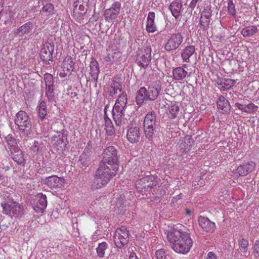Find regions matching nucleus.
<instances>
[{"mask_svg":"<svg viewBox=\"0 0 259 259\" xmlns=\"http://www.w3.org/2000/svg\"><path fill=\"white\" fill-rule=\"evenodd\" d=\"M73 17L79 20L82 19L87 13L88 7H86L85 5L75 2L73 3Z\"/></svg>","mask_w":259,"mask_h":259,"instance_id":"4468645a","label":"nucleus"},{"mask_svg":"<svg viewBox=\"0 0 259 259\" xmlns=\"http://www.w3.org/2000/svg\"><path fill=\"white\" fill-rule=\"evenodd\" d=\"M235 106L238 108L242 112L251 114L256 112L258 109V106L255 105L252 103H249L247 104H244L240 103H236Z\"/></svg>","mask_w":259,"mask_h":259,"instance_id":"6ab92c4d","label":"nucleus"},{"mask_svg":"<svg viewBox=\"0 0 259 259\" xmlns=\"http://www.w3.org/2000/svg\"><path fill=\"white\" fill-rule=\"evenodd\" d=\"M253 249V254L255 258L259 257V240H256Z\"/></svg>","mask_w":259,"mask_h":259,"instance_id":"3c124183","label":"nucleus"},{"mask_svg":"<svg viewBox=\"0 0 259 259\" xmlns=\"http://www.w3.org/2000/svg\"><path fill=\"white\" fill-rule=\"evenodd\" d=\"M105 125L106 128L113 126V123L109 118H107L106 121H105Z\"/></svg>","mask_w":259,"mask_h":259,"instance_id":"13d9d810","label":"nucleus"},{"mask_svg":"<svg viewBox=\"0 0 259 259\" xmlns=\"http://www.w3.org/2000/svg\"><path fill=\"white\" fill-rule=\"evenodd\" d=\"M15 123L19 130L22 132L30 130L31 126L29 116L24 111H20L16 114Z\"/></svg>","mask_w":259,"mask_h":259,"instance_id":"423d86ee","label":"nucleus"},{"mask_svg":"<svg viewBox=\"0 0 259 259\" xmlns=\"http://www.w3.org/2000/svg\"><path fill=\"white\" fill-rule=\"evenodd\" d=\"M121 5L120 2L116 1L112 4L110 8L105 10L104 16L106 21L111 22L117 18L121 9Z\"/></svg>","mask_w":259,"mask_h":259,"instance_id":"9d476101","label":"nucleus"},{"mask_svg":"<svg viewBox=\"0 0 259 259\" xmlns=\"http://www.w3.org/2000/svg\"><path fill=\"white\" fill-rule=\"evenodd\" d=\"M54 7L51 3H47L42 8L41 11L46 13L48 15H51L54 14Z\"/></svg>","mask_w":259,"mask_h":259,"instance_id":"c03bdc74","label":"nucleus"},{"mask_svg":"<svg viewBox=\"0 0 259 259\" xmlns=\"http://www.w3.org/2000/svg\"><path fill=\"white\" fill-rule=\"evenodd\" d=\"M5 140L7 143L10 151L15 148L17 145L16 140L10 135H8L5 137Z\"/></svg>","mask_w":259,"mask_h":259,"instance_id":"37998d69","label":"nucleus"},{"mask_svg":"<svg viewBox=\"0 0 259 259\" xmlns=\"http://www.w3.org/2000/svg\"><path fill=\"white\" fill-rule=\"evenodd\" d=\"M156 116L154 111L149 112L145 117L143 126L145 136L149 140H152L155 132Z\"/></svg>","mask_w":259,"mask_h":259,"instance_id":"20e7f679","label":"nucleus"},{"mask_svg":"<svg viewBox=\"0 0 259 259\" xmlns=\"http://www.w3.org/2000/svg\"><path fill=\"white\" fill-rule=\"evenodd\" d=\"M112 116L113 120L117 126H123L126 124L127 120L124 118V110L119 108L112 109Z\"/></svg>","mask_w":259,"mask_h":259,"instance_id":"2eb2a0df","label":"nucleus"},{"mask_svg":"<svg viewBox=\"0 0 259 259\" xmlns=\"http://www.w3.org/2000/svg\"><path fill=\"white\" fill-rule=\"evenodd\" d=\"M75 2H78V3H81L82 4L85 5L86 7H88L89 0H76Z\"/></svg>","mask_w":259,"mask_h":259,"instance_id":"e2e57ef3","label":"nucleus"},{"mask_svg":"<svg viewBox=\"0 0 259 259\" xmlns=\"http://www.w3.org/2000/svg\"><path fill=\"white\" fill-rule=\"evenodd\" d=\"M227 11L229 14L234 18L236 16V10L234 4L232 1H230L228 3Z\"/></svg>","mask_w":259,"mask_h":259,"instance_id":"a18cd8bd","label":"nucleus"},{"mask_svg":"<svg viewBox=\"0 0 259 259\" xmlns=\"http://www.w3.org/2000/svg\"><path fill=\"white\" fill-rule=\"evenodd\" d=\"M202 179L199 178H197L196 179H195V181L193 182V184L194 186L196 185H201L202 184V182H200L201 180Z\"/></svg>","mask_w":259,"mask_h":259,"instance_id":"052dcab7","label":"nucleus"},{"mask_svg":"<svg viewBox=\"0 0 259 259\" xmlns=\"http://www.w3.org/2000/svg\"><path fill=\"white\" fill-rule=\"evenodd\" d=\"M187 74V72L184 69L179 67V79L185 78Z\"/></svg>","mask_w":259,"mask_h":259,"instance_id":"5fc2aeb1","label":"nucleus"},{"mask_svg":"<svg viewBox=\"0 0 259 259\" xmlns=\"http://www.w3.org/2000/svg\"><path fill=\"white\" fill-rule=\"evenodd\" d=\"M1 206L3 207V212L7 215H12V209L13 205H10L7 203H2Z\"/></svg>","mask_w":259,"mask_h":259,"instance_id":"de8ad7c7","label":"nucleus"},{"mask_svg":"<svg viewBox=\"0 0 259 259\" xmlns=\"http://www.w3.org/2000/svg\"><path fill=\"white\" fill-rule=\"evenodd\" d=\"M199 1V0H192L191 2L189 5L190 7L194 8Z\"/></svg>","mask_w":259,"mask_h":259,"instance_id":"0e129e2a","label":"nucleus"},{"mask_svg":"<svg viewBox=\"0 0 259 259\" xmlns=\"http://www.w3.org/2000/svg\"><path fill=\"white\" fill-rule=\"evenodd\" d=\"M106 132L108 135H109V136L113 135L115 133V130H114L113 126H111V127H106Z\"/></svg>","mask_w":259,"mask_h":259,"instance_id":"6e6d98bb","label":"nucleus"},{"mask_svg":"<svg viewBox=\"0 0 259 259\" xmlns=\"http://www.w3.org/2000/svg\"><path fill=\"white\" fill-rule=\"evenodd\" d=\"M38 116L41 120H43L47 114V105L45 101L39 102L38 106Z\"/></svg>","mask_w":259,"mask_h":259,"instance_id":"4c0bfd02","label":"nucleus"},{"mask_svg":"<svg viewBox=\"0 0 259 259\" xmlns=\"http://www.w3.org/2000/svg\"><path fill=\"white\" fill-rule=\"evenodd\" d=\"M169 9L172 16L175 17L176 19H177L178 18V2L175 1L171 3L169 6Z\"/></svg>","mask_w":259,"mask_h":259,"instance_id":"79ce46f5","label":"nucleus"},{"mask_svg":"<svg viewBox=\"0 0 259 259\" xmlns=\"http://www.w3.org/2000/svg\"><path fill=\"white\" fill-rule=\"evenodd\" d=\"M63 66L69 74L74 70V62L73 61L72 58L70 56H67L63 60Z\"/></svg>","mask_w":259,"mask_h":259,"instance_id":"2f4dec72","label":"nucleus"},{"mask_svg":"<svg viewBox=\"0 0 259 259\" xmlns=\"http://www.w3.org/2000/svg\"><path fill=\"white\" fill-rule=\"evenodd\" d=\"M44 80L46 86L53 85V76L50 73H46L44 75Z\"/></svg>","mask_w":259,"mask_h":259,"instance_id":"09e8293b","label":"nucleus"},{"mask_svg":"<svg viewBox=\"0 0 259 259\" xmlns=\"http://www.w3.org/2000/svg\"><path fill=\"white\" fill-rule=\"evenodd\" d=\"M129 259H139V258L136 256L135 253L133 252V253H131Z\"/></svg>","mask_w":259,"mask_h":259,"instance_id":"69168bd1","label":"nucleus"},{"mask_svg":"<svg viewBox=\"0 0 259 259\" xmlns=\"http://www.w3.org/2000/svg\"><path fill=\"white\" fill-rule=\"evenodd\" d=\"M33 208L37 213H42L47 206V196L41 193H38L34 199Z\"/></svg>","mask_w":259,"mask_h":259,"instance_id":"9b49d317","label":"nucleus"},{"mask_svg":"<svg viewBox=\"0 0 259 259\" xmlns=\"http://www.w3.org/2000/svg\"><path fill=\"white\" fill-rule=\"evenodd\" d=\"M218 109L223 113H227L230 110V105L229 101L224 97L220 96L217 101Z\"/></svg>","mask_w":259,"mask_h":259,"instance_id":"4be33fe9","label":"nucleus"},{"mask_svg":"<svg viewBox=\"0 0 259 259\" xmlns=\"http://www.w3.org/2000/svg\"><path fill=\"white\" fill-rule=\"evenodd\" d=\"M156 179L157 178L153 175L144 177L136 182V187L139 191H142L143 189L145 191H148L156 185Z\"/></svg>","mask_w":259,"mask_h":259,"instance_id":"0eeeda50","label":"nucleus"},{"mask_svg":"<svg viewBox=\"0 0 259 259\" xmlns=\"http://www.w3.org/2000/svg\"><path fill=\"white\" fill-rule=\"evenodd\" d=\"M161 90V87L159 82L154 81L151 83L147 90V100L154 101L158 97Z\"/></svg>","mask_w":259,"mask_h":259,"instance_id":"f8f14e48","label":"nucleus"},{"mask_svg":"<svg viewBox=\"0 0 259 259\" xmlns=\"http://www.w3.org/2000/svg\"><path fill=\"white\" fill-rule=\"evenodd\" d=\"M91 160V155L88 150L85 149L81 154L78 163L82 166H88Z\"/></svg>","mask_w":259,"mask_h":259,"instance_id":"c756f323","label":"nucleus"},{"mask_svg":"<svg viewBox=\"0 0 259 259\" xmlns=\"http://www.w3.org/2000/svg\"><path fill=\"white\" fill-rule=\"evenodd\" d=\"M118 169L103 162H100L99 167L97 169L93 183L91 185L92 189H97L107 185L111 180L116 176Z\"/></svg>","mask_w":259,"mask_h":259,"instance_id":"f257e3e1","label":"nucleus"},{"mask_svg":"<svg viewBox=\"0 0 259 259\" xmlns=\"http://www.w3.org/2000/svg\"><path fill=\"white\" fill-rule=\"evenodd\" d=\"M127 104V96L125 93H122V94L118 97L116 100V103L113 109H118L119 108L122 110H124Z\"/></svg>","mask_w":259,"mask_h":259,"instance_id":"cd10ccee","label":"nucleus"},{"mask_svg":"<svg viewBox=\"0 0 259 259\" xmlns=\"http://www.w3.org/2000/svg\"><path fill=\"white\" fill-rule=\"evenodd\" d=\"M195 48L190 46L184 49L181 54V56L184 61L188 62L190 57L194 53Z\"/></svg>","mask_w":259,"mask_h":259,"instance_id":"c9c22d12","label":"nucleus"},{"mask_svg":"<svg viewBox=\"0 0 259 259\" xmlns=\"http://www.w3.org/2000/svg\"><path fill=\"white\" fill-rule=\"evenodd\" d=\"M258 31L257 27L254 25L248 26L242 29L241 34L244 37H251Z\"/></svg>","mask_w":259,"mask_h":259,"instance_id":"f704fd0d","label":"nucleus"},{"mask_svg":"<svg viewBox=\"0 0 259 259\" xmlns=\"http://www.w3.org/2000/svg\"><path fill=\"white\" fill-rule=\"evenodd\" d=\"M178 47V38L176 34L172 35L166 44L165 49L170 51L176 49Z\"/></svg>","mask_w":259,"mask_h":259,"instance_id":"72a5a7b5","label":"nucleus"},{"mask_svg":"<svg viewBox=\"0 0 259 259\" xmlns=\"http://www.w3.org/2000/svg\"><path fill=\"white\" fill-rule=\"evenodd\" d=\"M108 244L105 242H103L99 244L96 248L98 256L100 258H103L105 256V251L108 248Z\"/></svg>","mask_w":259,"mask_h":259,"instance_id":"ea45409f","label":"nucleus"},{"mask_svg":"<svg viewBox=\"0 0 259 259\" xmlns=\"http://www.w3.org/2000/svg\"><path fill=\"white\" fill-rule=\"evenodd\" d=\"M104 111V120H105V121H106V119H107V118H108V117L107 116V113H106V107L105 108Z\"/></svg>","mask_w":259,"mask_h":259,"instance_id":"774afa93","label":"nucleus"},{"mask_svg":"<svg viewBox=\"0 0 259 259\" xmlns=\"http://www.w3.org/2000/svg\"><path fill=\"white\" fill-rule=\"evenodd\" d=\"M60 178L53 175L46 178L42 180L43 183L51 188H56L59 186Z\"/></svg>","mask_w":259,"mask_h":259,"instance_id":"393cba45","label":"nucleus"},{"mask_svg":"<svg viewBox=\"0 0 259 259\" xmlns=\"http://www.w3.org/2000/svg\"><path fill=\"white\" fill-rule=\"evenodd\" d=\"M155 13L150 12L148 14L146 29L148 32L153 33L156 31V27L154 24Z\"/></svg>","mask_w":259,"mask_h":259,"instance_id":"b1692460","label":"nucleus"},{"mask_svg":"<svg viewBox=\"0 0 259 259\" xmlns=\"http://www.w3.org/2000/svg\"><path fill=\"white\" fill-rule=\"evenodd\" d=\"M54 45L53 43L47 41L41 49L40 57L41 59L46 62V64H50L53 62V54L54 53Z\"/></svg>","mask_w":259,"mask_h":259,"instance_id":"6e6552de","label":"nucleus"},{"mask_svg":"<svg viewBox=\"0 0 259 259\" xmlns=\"http://www.w3.org/2000/svg\"><path fill=\"white\" fill-rule=\"evenodd\" d=\"M167 114L170 119H175L178 114V104L177 102H171L169 106Z\"/></svg>","mask_w":259,"mask_h":259,"instance_id":"7c9ffc66","label":"nucleus"},{"mask_svg":"<svg viewBox=\"0 0 259 259\" xmlns=\"http://www.w3.org/2000/svg\"><path fill=\"white\" fill-rule=\"evenodd\" d=\"M118 150L114 146L107 147L102 154V159L100 162L118 169L119 155Z\"/></svg>","mask_w":259,"mask_h":259,"instance_id":"7ed1b4c3","label":"nucleus"},{"mask_svg":"<svg viewBox=\"0 0 259 259\" xmlns=\"http://www.w3.org/2000/svg\"><path fill=\"white\" fill-rule=\"evenodd\" d=\"M121 57V53L119 51L114 52L112 55V61H118Z\"/></svg>","mask_w":259,"mask_h":259,"instance_id":"864d4df0","label":"nucleus"},{"mask_svg":"<svg viewBox=\"0 0 259 259\" xmlns=\"http://www.w3.org/2000/svg\"><path fill=\"white\" fill-rule=\"evenodd\" d=\"M236 83V80L229 78H222L220 80L218 84L221 86L222 90L225 91L229 90L233 87Z\"/></svg>","mask_w":259,"mask_h":259,"instance_id":"473e14b6","label":"nucleus"},{"mask_svg":"<svg viewBox=\"0 0 259 259\" xmlns=\"http://www.w3.org/2000/svg\"><path fill=\"white\" fill-rule=\"evenodd\" d=\"M141 137L140 129L138 126L129 127L126 133V137L128 141L132 143H136L139 141Z\"/></svg>","mask_w":259,"mask_h":259,"instance_id":"f3484780","label":"nucleus"},{"mask_svg":"<svg viewBox=\"0 0 259 259\" xmlns=\"http://www.w3.org/2000/svg\"><path fill=\"white\" fill-rule=\"evenodd\" d=\"M165 105H166V101L164 99L159 100L158 107L162 109L165 107Z\"/></svg>","mask_w":259,"mask_h":259,"instance_id":"bf43d9fd","label":"nucleus"},{"mask_svg":"<svg viewBox=\"0 0 259 259\" xmlns=\"http://www.w3.org/2000/svg\"><path fill=\"white\" fill-rule=\"evenodd\" d=\"M198 221L199 226L204 231L212 233L215 231L216 228L215 223L210 221L207 218L200 216Z\"/></svg>","mask_w":259,"mask_h":259,"instance_id":"ddd939ff","label":"nucleus"},{"mask_svg":"<svg viewBox=\"0 0 259 259\" xmlns=\"http://www.w3.org/2000/svg\"><path fill=\"white\" fill-rule=\"evenodd\" d=\"M156 259H166V256L163 249H159L155 252Z\"/></svg>","mask_w":259,"mask_h":259,"instance_id":"603ef678","label":"nucleus"},{"mask_svg":"<svg viewBox=\"0 0 259 259\" xmlns=\"http://www.w3.org/2000/svg\"><path fill=\"white\" fill-rule=\"evenodd\" d=\"M105 60L106 62L112 61V57H110V54H108L105 58Z\"/></svg>","mask_w":259,"mask_h":259,"instance_id":"338daca9","label":"nucleus"},{"mask_svg":"<svg viewBox=\"0 0 259 259\" xmlns=\"http://www.w3.org/2000/svg\"><path fill=\"white\" fill-rule=\"evenodd\" d=\"M11 152L12 157L15 161L17 162L19 164L24 163L25 160L23 158V154L20 150L17 149V150L15 151L14 152L12 150Z\"/></svg>","mask_w":259,"mask_h":259,"instance_id":"e433bc0d","label":"nucleus"},{"mask_svg":"<svg viewBox=\"0 0 259 259\" xmlns=\"http://www.w3.org/2000/svg\"><path fill=\"white\" fill-rule=\"evenodd\" d=\"M121 89V83L115 80H113L108 89L109 94L110 96L113 97L116 94L120 92Z\"/></svg>","mask_w":259,"mask_h":259,"instance_id":"bb28decb","label":"nucleus"},{"mask_svg":"<svg viewBox=\"0 0 259 259\" xmlns=\"http://www.w3.org/2000/svg\"><path fill=\"white\" fill-rule=\"evenodd\" d=\"M141 53L137 57V61L139 66L146 68L151 60V48L150 46H147L142 49Z\"/></svg>","mask_w":259,"mask_h":259,"instance_id":"1a4fd4ad","label":"nucleus"},{"mask_svg":"<svg viewBox=\"0 0 259 259\" xmlns=\"http://www.w3.org/2000/svg\"><path fill=\"white\" fill-rule=\"evenodd\" d=\"M173 76L174 79H178V68H176L173 70Z\"/></svg>","mask_w":259,"mask_h":259,"instance_id":"680f3d73","label":"nucleus"},{"mask_svg":"<svg viewBox=\"0 0 259 259\" xmlns=\"http://www.w3.org/2000/svg\"><path fill=\"white\" fill-rule=\"evenodd\" d=\"M129 240V233L124 226L117 228L114 236V242L117 247L121 248Z\"/></svg>","mask_w":259,"mask_h":259,"instance_id":"39448f33","label":"nucleus"},{"mask_svg":"<svg viewBox=\"0 0 259 259\" xmlns=\"http://www.w3.org/2000/svg\"><path fill=\"white\" fill-rule=\"evenodd\" d=\"M178 231L176 228L170 229L167 234V238L169 243V245L171 248L174 249L176 252H178V238L177 234Z\"/></svg>","mask_w":259,"mask_h":259,"instance_id":"dca6fc26","label":"nucleus"},{"mask_svg":"<svg viewBox=\"0 0 259 259\" xmlns=\"http://www.w3.org/2000/svg\"><path fill=\"white\" fill-rule=\"evenodd\" d=\"M65 140H67V134L66 132L64 130L57 132V135H54L51 138L53 144L56 146H59L64 143Z\"/></svg>","mask_w":259,"mask_h":259,"instance_id":"412c9836","label":"nucleus"},{"mask_svg":"<svg viewBox=\"0 0 259 259\" xmlns=\"http://www.w3.org/2000/svg\"><path fill=\"white\" fill-rule=\"evenodd\" d=\"M46 95L49 101H51L54 98L53 85L46 86Z\"/></svg>","mask_w":259,"mask_h":259,"instance_id":"49530a36","label":"nucleus"},{"mask_svg":"<svg viewBox=\"0 0 259 259\" xmlns=\"http://www.w3.org/2000/svg\"><path fill=\"white\" fill-rule=\"evenodd\" d=\"M42 148V146H41V144H40L37 141H35L31 147V150L34 153H38L41 151Z\"/></svg>","mask_w":259,"mask_h":259,"instance_id":"8fccbe9b","label":"nucleus"},{"mask_svg":"<svg viewBox=\"0 0 259 259\" xmlns=\"http://www.w3.org/2000/svg\"><path fill=\"white\" fill-rule=\"evenodd\" d=\"M33 28V24L31 22H28L21 25L14 31L15 36H23L28 34Z\"/></svg>","mask_w":259,"mask_h":259,"instance_id":"a211bd4d","label":"nucleus"},{"mask_svg":"<svg viewBox=\"0 0 259 259\" xmlns=\"http://www.w3.org/2000/svg\"><path fill=\"white\" fill-rule=\"evenodd\" d=\"M146 100H147V89L145 87H141L137 92L136 102L138 105H140Z\"/></svg>","mask_w":259,"mask_h":259,"instance_id":"a878e982","label":"nucleus"},{"mask_svg":"<svg viewBox=\"0 0 259 259\" xmlns=\"http://www.w3.org/2000/svg\"><path fill=\"white\" fill-rule=\"evenodd\" d=\"M248 245V241L244 238H242L239 241V249L241 252L245 254H249V253L247 251Z\"/></svg>","mask_w":259,"mask_h":259,"instance_id":"a19ab883","label":"nucleus"},{"mask_svg":"<svg viewBox=\"0 0 259 259\" xmlns=\"http://www.w3.org/2000/svg\"><path fill=\"white\" fill-rule=\"evenodd\" d=\"M211 13L210 10L204 11L202 12L201 16L200 18V24L203 26V28L207 27L210 22Z\"/></svg>","mask_w":259,"mask_h":259,"instance_id":"c85d7f7f","label":"nucleus"},{"mask_svg":"<svg viewBox=\"0 0 259 259\" xmlns=\"http://www.w3.org/2000/svg\"><path fill=\"white\" fill-rule=\"evenodd\" d=\"M205 259H218L217 255L212 251L208 252Z\"/></svg>","mask_w":259,"mask_h":259,"instance_id":"4d7b16f0","label":"nucleus"},{"mask_svg":"<svg viewBox=\"0 0 259 259\" xmlns=\"http://www.w3.org/2000/svg\"><path fill=\"white\" fill-rule=\"evenodd\" d=\"M179 253H188L193 244L190 233L187 226L179 225Z\"/></svg>","mask_w":259,"mask_h":259,"instance_id":"f03ea898","label":"nucleus"},{"mask_svg":"<svg viewBox=\"0 0 259 259\" xmlns=\"http://www.w3.org/2000/svg\"><path fill=\"white\" fill-rule=\"evenodd\" d=\"M90 67V74L92 79L95 82H97L100 72L98 62L95 59L92 58Z\"/></svg>","mask_w":259,"mask_h":259,"instance_id":"5701e85b","label":"nucleus"},{"mask_svg":"<svg viewBox=\"0 0 259 259\" xmlns=\"http://www.w3.org/2000/svg\"><path fill=\"white\" fill-rule=\"evenodd\" d=\"M255 167V163L252 162L244 163L241 164L237 168V170L239 176H245L251 172Z\"/></svg>","mask_w":259,"mask_h":259,"instance_id":"aec40b11","label":"nucleus"},{"mask_svg":"<svg viewBox=\"0 0 259 259\" xmlns=\"http://www.w3.org/2000/svg\"><path fill=\"white\" fill-rule=\"evenodd\" d=\"M12 204L13 207L12 209V215L11 216L19 217L22 215L23 214V208L22 206L17 202H14Z\"/></svg>","mask_w":259,"mask_h":259,"instance_id":"58836bf2","label":"nucleus"}]
</instances>
